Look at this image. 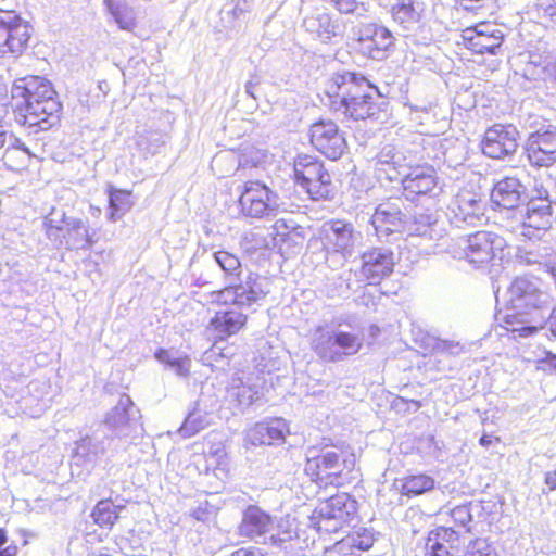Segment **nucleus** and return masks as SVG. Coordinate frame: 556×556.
Instances as JSON below:
<instances>
[{"mask_svg":"<svg viewBox=\"0 0 556 556\" xmlns=\"http://www.w3.org/2000/svg\"><path fill=\"white\" fill-rule=\"evenodd\" d=\"M7 108L16 124L37 130L50 129L62 114V103L52 83L38 75L13 80Z\"/></svg>","mask_w":556,"mask_h":556,"instance_id":"f257e3e1","label":"nucleus"},{"mask_svg":"<svg viewBox=\"0 0 556 556\" xmlns=\"http://www.w3.org/2000/svg\"><path fill=\"white\" fill-rule=\"evenodd\" d=\"M509 304L498 311L501 326L515 339L533 337L544 328L552 301L548 286L536 277H518L509 287Z\"/></svg>","mask_w":556,"mask_h":556,"instance_id":"f03ea898","label":"nucleus"},{"mask_svg":"<svg viewBox=\"0 0 556 556\" xmlns=\"http://www.w3.org/2000/svg\"><path fill=\"white\" fill-rule=\"evenodd\" d=\"M258 275L249 274L241 283L228 285L211 293L212 302L219 307L230 305L237 308L217 311L207 321L204 333L213 343L224 342L242 331L249 320L243 306H250L263 300L267 291L260 283Z\"/></svg>","mask_w":556,"mask_h":556,"instance_id":"7ed1b4c3","label":"nucleus"},{"mask_svg":"<svg viewBox=\"0 0 556 556\" xmlns=\"http://www.w3.org/2000/svg\"><path fill=\"white\" fill-rule=\"evenodd\" d=\"M324 94L331 111L354 121L370 118L380 110L378 87L355 73L331 76L325 84Z\"/></svg>","mask_w":556,"mask_h":556,"instance_id":"20e7f679","label":"nucleus"},{"mask_svg":"<svg viewBox=\"0 0 556 556\" xmlns=\"http://www.w3.org/2000/svg\"><path fill=\"white\" fill-rule=\"evenodd\" d=\"M290 178L313 201L331 200L337 193V182L325 163L315 155L298 153L290 163Z\"/></svg>","mask_w":556,"mask_h":556,"instance_id":"39448f33","label":"nucleus"},{"mask_svg":"<svg viewBox=\"0 0 556 556\" xmlns=\"http://www.w3.org/2000/svg\"><path fill=\"white\" fill-rule=\"evenodd\" d=\"M355 455L339 447H311L305 472L318 483L342 485L355 467Z\"/></svg>","mask_w":556,"mask_h":556,"instance_id":"423d86ee","label":"nucleus"},{"mask_svg":"<svg viewBox=\"0 0 556 556\" xmlns=\"http://www.w3.org/2000/svg\"><path fill=\"white\" fill-rule=\"evenodd\" d=\"M270 371L268 363H257L252 371H237L227 387L226 399L240 410L250 407L262 399L266 382L265 374Z\"/></svg>","mask_w":556,"mask_h":556,"instance_id":"0eeeda50","label":"nucleus"},{"mask_svg":"<svg viewBox=\"0 0 556 556\" xmlns=\"http://www.w3.org/2000/svg\"><path fill=\"white\" fill-rule=\"evenodd\" d=\"M396 38L386 26L375 22L361 24L352 38V48L363 58L382 61L395 49Z\"/></svg>","mask_w":556,"mask_h":556,"instance_id":"6e6552de","label":"nucleus"},{"mask_svg":"<svg viewBox=\"0 0 556 556\" xmlns=\"http://www.w3.org/2000/svg\"><path fill=\"white\" fill-rule=\"evenodd\" d=\"M238 212L242 217L263 219L278 212V194L260 180L243 184L238 198Z\"/></svg>","mask_w":556,"mask_h":556,"instance_id":"1a4fd4ad","label":"nucleus"},{"mask_svg":"<svg viewBox=\"0 0 556 556\" xmlns=\"http://www.w3.org/2000/svg\"><path fill=\"white\" fill-rule=\"evenodd\" d=\"M34 35L31 24L16 10L0 8V58L22 55Z\"/></svg>","mask_w":556,"mask_h":556,"instance_id":"9d476101","label":"nucleus"},{"mask_svg":"<svg viewBox=\"0 0 556 556\" xmlns=\"http://www.w3.org/2000/svg\"><path fill=\"white\" fill-rule=\"evenodd\" d=\"M308 143L314 151L330 161H338L348 150V141L337 123L320 118L308 126Z\"/></svg>","mask_w":556,"mask_h":556,"instance_id":"9b49d317","label":"nucleus"},{"mask_svg":"<svg viewBox=\"0 0 556 556\" xmlns=\"http://www.w3.org/2000/svg\"><path fill=\"white\" fill-rule=\"evenodd\" d=\"M356 511L357 502L351 495L348 493L336 494L317 508V530L336 533L354 519Z\"/></svg>","mask_w":556,"mask_h":556,"instance_id":"f8f14e48","label":"nucleus"},{"mask_svg":"<svg viewBox=\"0 0 556 556\" xmlns=\"http://www.w3.org/2000/svg\"><path fill=\"white\" fill-rule=\"evenodd\" d=\"M505 245L501 236L490 231H477L468 237L464 256L473 267L492 266L503 260Z\"/></svg>","mask_w":556,"mask_h":556,"instance_id":"ddd939ff","label":"nucleus"},{"mask_svg":"<svg viewBox=\"0 0 556 556\" xmlns=\"http://www.w3.org/2000/svg\"><path fill=\"white\" fill-rule=\"evenodd\" d=\"M104 425L115 434L117 442L128 438L132 440L143 431L139 421V410L126 394L121 395L116 406L108 413Z\"/></svg>","mask_w":556,"mask_h":556,"instance_id":"4468645a","label":"nucleus"},{"mask_svg":"<svg viewBox=\"0 0 556 556\" xmlns=\"http://www.w3.org/2000/svg\"><path fill=\"white\" fill-rule=\"evenodd\" d=\"M464 47L475 54L495 55L501 50L505 35L493 22L483 21L463 29Z\"/></svg>","mask_w":556,"mask_h":556,"instance_id":"2eb2a0df","label":"nucleus"},{"mask_svg":"<svg viewBox=\"0 0 556 556\" xmlns=\"http://www.w3.org/2000/svg\"><path fill=\"white\" fill-rule=\"evenodd\" d=\"M519 131L513 125L495 124L485 129L480 150L483 155L493 160L513 156L518 149Z\"/></svg>","mask_w":556,"mask_h":556,"instance_id":"dca6fc26","label":"nucleus"},{"mask_svg":"<svg viewBox=\"0 0 556 556\" xmlns=\"http://www.w3.org/2000/svg\"><path fill=\"white\" fill-rule=\"evenodd\" d=\"M525 154L533 166L554 165L556 163V126L546 125L531 131L526 139Z\"/></svg>","mask_w":556,"mask_h":556,"instance_id":"f3484780","label":"nucleus"},{"mask_svg":"<svg viewBox=\"0 0 556 556\" xmlns=\"http://www.w3.org/2000/svg\"><path fill=\"white\" fill-rule=\"evenodd\" d=\"M394 253L391 250L371 248L361 254L359 277L369 286H379L395 267Z\"/></svg>","mask_w":556,"mask_h":556,"instance_id":"a211bd4d","label":"nucleus"},{"mask_svg":"<svg viewBox=\"0 0 556 556\" xmlns=\"http://www.w3.org/2000/svg\"><path fill=\"white\" fill-rule=\"evenodd\" d=\"M552 201L546 190H539L538 195L529 198L522 228L527 236L532 231L547 230L552 226Z\"/></svg>","mask_w":556,"mask_h":556,"instance_id":"6ab92c4d","label":"nucleus"},{"mask_svg":"<svg viewBox=\"0 0 556 556\" xmlns=\"http://www.w3.org/2000/svg\"><path fill=\"white\" fill-rule=\"evenodd\" d=\"M438 182L435 169L429 164H417L401 178L403 193L407 199L425 195L432 191Z\"/></svg>","mask_w":556,"mask_h":556,"instance_id":"aec40b11","label":"nucleus"},{"mask_svg":"<svg viewBox=\"0 0 556 556\" xmlns=\"http://www.w3.org/2000/svg\"><path fill=\"white\" fill-rule=\"evenodd\" d=\"M116 441L115 438H110L104 433L85 437L77 443L75 457L87 464H94L105 456L110 448L112 451L118 450L119 446L115 444Z\"/></svg>","mask_w":556,"mask_h":556,"instance_id":"412c9836","label":"nucleus"},{"mask_svg":"<svg viewBox=\"0 0 556 556\" xmlns=\"http://www.w3.org/2000/svg\"><path fill=\"white\" fill-rule=\"evenodd\" d=\"M289 433L288 422L283 418H273L257 422L249 432L253 444L279 445Z\"/></svg>","mask_w":556,"mask_h":556,"instance_id":"4be33fe9","label":"nucleus"},{"mask_svg":"<svg viewBox=\"0 0 556 556\" xmlns=\"http://www.w3.org/2000/svg\"><path fill=\"white\" fill-rule=\"evenodd\" d=\"M522 185L518 179L506 177L492 189L491 202L498 210H513L523 201Z\"/></svg>","mask_w":556,"mask_h":556,"instance_id":"5701e85b","label":"nucleus"},{"mask_svg":"<svg viewBox=\"0 0 556 556\" xmlns=\"http://www.w3.org/2000/svg\"><path fill=\"white\" fill-rule=\"evenodd\" d=\"M371 225L378 237L400 232L404 225L403 214L397 206L381 203L371 216Z\"/></svg>","mask_w":556,"mask_h":556,"instance_id":"b1692460","label":"nucleus"},{"mask_svg":"<svg viewBox=\"0 0 556 556\" xmlns=\"http://www.w3.org/2000/svg\"><path fill=\"white\" fill-rule=\"evenodd\" d=\"M83 228L79 219L70 218L65 213L60 217L51 215L45 220V233L48 239L62 243L64 240L74 239L75 235Z\"/></svg>","mask_w":556,"mask_h":556,"instance_id":"393cba45","label":"nucleus"},{"mask_svg":"<svg viewBox=\"0 0 556 556\" xmlns=\"http://www.w3.org/2000/svg\"><path fill=\"white\" fill-rule=\"evenodd\" d=\"M271 527V518L257 506H249L244 513L240 533L251 539L264 535Z\"/></svg>","mask_w":556,"mask_h":556,"instance_id":"a878e982","label":"nucleus"},{"mask_svg":"<svg viewBox=\"0 0 556 556\" xmlns=\"http://www.w3.org/2000/svg\"><path fill=\"white\" fill-rule=\"evenodd\" d=\"M2 161L9 170L15 173L28 170L38 163L37 157L22 146L9 147L2 155Z\"/></svg>","mask_w":556,"mask_h":556,"instance_id":"bb28decb","label":"nucleus"},{"mask_svg":"<svg viewBox=\"0 0 556 556\" xmlns=\"http://www.w3.org/2000/svg\"><path fill=\"white\" fill-rule=\"evenodd\" d=\"M106 191L109 194V218L115 222L131 208L134 204L131 199L132 192L112 186L108 187Z\"/></svg>","mask_w":556,"mask_h":556,"instance_id":"cd10ccee","label":"nucleus"},{"mask_svg":"<svg viewBox=\"0 0 556 556\" xmlns=\"http://www.w3.org/2000/svg\"><path fill=\"white\" fill-rule=\"evenodd\" d=\"M434 485V479L428 475H410L402 480L400 492L407 497L419 496L433 490Z\"/></svg>","mask_w":556,"mask_h":556,"instance_id":"c85d7f7f","label":"nucleus"},{"mask_svg":"<svg viewBox=\"0 0 556 556\" xmlns=\"http://www.w3.org/2000/svg\"><path fill=\"white\" fill-rule=\"evenodd\" d=\"M394 22L403 25L414 24L420 20V10L414 0H397L391 8Z\"/></svg>","mask_w":556,"mask_h":556,"instance_id":"c756f323","label":"nucleus"},{"mask_svg":"<svg viewBox=\"0 0 556 556\" xmlns=\"http://www.w3.org/2000/svg\"><path fill=\"white\" fill-rule=\"evenodd\" d=\"M210 424L211 418L208 414L199 408H194L185 418L182 426L179 428V433L184 438H191L207 428Z\"/></svg>","mask_w":556,"mask_h":556,"instance_id":"7c9ffc66","label":"nucleus"},{"mask_svg":"<svg viewBox=\"0 0 556 556\" xmlns=\"http://www.w3.org/2000/svg\"><path fill=\"white\" fill-rule=\"evenodd\" d=\"M155 358L174 369L179 376H187L190 369V358L178 354V350H156Z\"/></svg>","mask_w":556,"mask_h":556,"instance_id":"2f4dec72","label":"nucleus"},{"mask_svg":"<svg viewBox=\"0 0 556 556\" xmlns=\"http://www.w3.org/2000/svg\"><path fill=\"white\" fill-rule=\"evenodd\" d=\"M121 506H115L109 500H102L98 502L96 507L91 513V517L98 526L101 528H112L113 525L118 519L117 509H121Z\"/></svg>","mask_w":556,"mask_h":556,"instance_id":"473e14b6","label":"nucleus"},{"mask_svg":"<svg viewBox=\"0 0 556 556\" xmlns=\"http://www.w3.org/2000/svg\"><path fill=\"white\" fill-rule=\"evenodd\" d=\"M375 542L374 533L368 529H362L349 534L340 543L342 548L348 547L353 554L357 551H368Z\"/></svg>","mask_w":556,"mask_h":556,"instance_id":"72a5a7b5","label":"nucleus"},{"mask_svg":"<svg viewBox=\"0 0 556 556\" xmlns=\"http://www.w3.org/2000/svg\"><path fill=\"white\" fill-rule=\"evenodd\" d=\"M109 7L119 28L129 31L135 29L137 21L131 8L122 2H111Z\"/></svg>","mask_w":556,"mask_h":556,"instance_id":"f704fd0d","label":"nucleus"},{"mask_svg":"<svg viewBox=\"0 0 556 556\" xmlns=\"http://www.w3.org/2000/svg\"><path fill=\"white\" fill-rule=\"evenodd\" d=\"M329 229L333 235V240L340 249L348 248L354 237V228L352 224L341 220L333 219L328 223Z\"/></svg>","mask_w":556,"mask_h":556,"instance_id":"c9c22d12","label":"nucleus"},{"mask_svg":"<svg viewBox=\"0 0 556 556\" xmlns=\"http://www.w3.org/2000/svg\"><path fill=\"white\" fill-rule=\"evenodd\" d=\"M460 530H455L453 527H438L429 532V541H438L447 547L458 551L460 545Z\"/></svg>","mask_w":556,"mask_h":556,"instance_id":"e433bc0d","label":"nucleus"},{"mask_svg":"<svg viewBox=\"0 0 556 556\" xmlns=\"http://www.w3.org/2000/svg\"><path fill=\"white\" fill-rule=\"evenodd\" d=\"M215 260L228 277H238L241 273V263L237 255L228 251L215 253Z\"/></svg>","mask_w":556,"mask_h":556,"instance_id":"4c0bfd02","label":"nucleus"},{"mask_svg":"<svg viewBox=\"0 0 556 556\" xmlns=\"http://www.w3.org/2000/svg\"><path fill=\"white\" fill-rule=\"evenodd\" d=\"M462 556H497L493 545L482 538L471 540Z\"/></svg>","mask_w":556,"mask_h":556,"instance_id":"58836bf2","label":"nucleus"},{"mask_svg":"<svg viewBox=\"0 0 556 556\" xmlns=\"http://www.w3.org/2000/svg\"><path fill=\"white\" fill-rule=\"evenodd\" d=\"M451 518L454 523L459 528H464V532H470L469 523L472 521V516L468 505H459L451 510Z\"/></svg>","mask_w":556,"mask_h":556,"instance_id":"ea45409f","label":"nucleus"},{"mask_svg":"<svg viewBox=\"0 0 556 556\" xmlns=\"http://www.w3.org/2000/svg\"><path fill=\"white\" fill-rule=\"evenodd\" d=\"M225 350H205L202 355V362L205 365L223 368L227 364L226 358H229L228 354L224 353ZM232 357V355H230Z\"/></svg>","mask_w":556,"mask_h":556,"instance_id":"a19ab883","label":"nucleus"},{"mask_svg":"<svg viewBox=\"0 0 556 556\" xmlns=\"http://www.w3.org/2000/svg\"><path fill=\"white\" fill-rule=\"evenodd\" d=\"M426 551L428 556H460L458 551L447 547L438 541H429L427 539Z\"/></svg>","mask_w":556,"mask_h":556,"instance_id":"79ce46f5","label":"nucleus"},{"mask_svg":"<svg viewBox=\"0 0 556 556\" xmlns=\"http://www.w3.org/2000/svg\"><path fill=\"white\" fill-rule=\"evenodd\" d=\"M333 8L341 14H353L359 8V0H331Z\"/></svg>","mask_w":556,"mask_h":556,"instance_id":"37998d69","label":"nucleus"},{"mask_svg":"<svg viewBox=\"0 0 556 556\" xmlns=\"http://www.w3.org/2000/svg\"><path fill=\"white\" fill-rule=\"evenodd\" d=\"M336 343L342 348H350L354 344V337L346 332H339L336 334Z\"/></svg>","mask_w":556,"mask_h":556,"instance_id":"c03bdc74","label":"nucleus"},{"mask_svg":"<svg viewBox=\"0 0 556 556\" xmlns=\"http://www.w3.org/2000/svg\"><path fill=\"white\" fill-rule=\"evenodd\" d=\"M544 481L549 491L556 490V470L546 472Z\"/></svg>","mask_w":556,"mask_h":556,"instance_id":"a18cd8bd","label":"nucleus"},{"mask_svg":"<svg viewBox=\"0 0 556 556\" xmlns=\"http://www.w3.org/2000/svg\"><path fill=\"white\" fill-rule=\"evenodd\" d=\"M231 556H263L260 551L251 548H239Z\"/></svg>","mask_w":556,"mask_h":556,"instance_id":"49530a36","label":"nucleus"},{"mask_svg":"<svg viewBox=\"0 0 556 556\" xmlns=\"http://www.w3.org/2000/svg\"><path fill=\"white\" fill-rule=\"evenodd\" d=\"M500 441V438L497 437H492L488 433H483L479 440V443L481 446L483 447H489L493 442H498Z\"/></svg>","mask_w":556,"mask_h":556,"instance_id":"de8ad7c7","label":"nucleus"},{"mask_svg":"<svg viewBox=\"0 0 556 556\" xmlns=\"http://www.w3.org/2000/svg\"><path fill=\"white\" fill-rule=\"evenodd\" d=\"M7 139H8V131L5 128V122H4L3 117H0V149H2L5 146Z\"/></svg>","mask_w":556,"mask_h":556,"instance_id":"09e8293b","label":"nucleus"},{"mask_svg":"<svg viewBox=\"0 0 556 556\" xmlns=\"http://www.w3.org/2000/svg\"><path fill=\"white\" fill-rule=\"evenodd\" d=\"M17 547L15 545H9L0 551V556H16Z\"/></svg>","mask_w":556,"mask_h":556,"instance_id":"8fccbe9b","label":"nucleus"},{"mask_svg":"<svg viewBox=\"0 0 556 556\" xmlns=\"http://www.w3.org/2000/svg\"><path fill=\"white\" fill-rule=\"evenodd\" d=\"M252 355H253L252 359H253V362H255V365L257 363H262V364L268 363L269 366L271 367V370L274 369V367H275L274 363H271V361H267L266 357L263 356V354H260V359L257 356H255V352H252Z\"/></svg>","mask_w":556,"mask_h":556,"instance_id":"3c124183","label":"nucleus"},{"mask_svg":"<svg viewBox=\"0 0 556 556\" xmlns=\"http://www.w3.org/2000/svg\"><path fill=\"white\" fill-rule=\"evenodd\" d=\"M546 361L556 369V354H552L551 351H546Z\"/></svg>","mask_w":556,"mask_h":556,"instance_id":"603ef678","label":"nucleus"},{"mask_svg":"<svg viewBox=\"0 0 556 556\" xmlns=\"http://www.w3.org/2000/svg\"><path fill=\"white\" fill-rule=\"evenodd\" d=\"M7 532L4 529L0 528V547L7 543Z\"/></svg>","mask_w":556,"mask_h":556,"instance_id":"864d4df0","label":"nucleus"},{"mask_svg":"<svg viewBox=\"0 0 556 556\" xmlns=\"http://www.w3.org/2000/svg\"><path fill=\"white\" fill-rule=\"evenodd\" d=\"M194 517H195L197 519H199V520H200V519H203V518H202V514H201L199 510L194 511Z\"/></svg>","mask_w":556,"mask_h":556,"instance_id":"5fc2aeb1","label":"nucleus"},{"mask_svg":"<svg viewBox=\"0 0 556 556\" xmlns=\"http://www.w3.org/2000/svg\"><path fill=\"white\" fill-rule=\"evenodd\" d=\"M412 403H413L414 405H416V407H417V408H419V407H420V402H419V401H415V400H414V401H412Z\"/></svg>","mask_w":556,"mask_h":556,"instance_id":"6e6d98bb","label":"nucleus"},{"mask_svg":"<svg viewBox=\"0 0 556 556\" xmlns=\"http://www.w3.org/2000/svg\"><path fill=\"white\" fill-rule=\"evenodd\" d=\"M553 74H554V77H555V79H556V62H555V64L553 65Z\"/></svg>","mask_w":556,"mask_h":556,"instance_id":"4d7b16f0","label":"nucleus"},{"mask_svg":"<svg viewBox=\"0 0 556 556\" xmlns=\"http://www.w3.org/2000/svg\"><path fill=\"white\" fill-rule=\"evenodd\" d=\"M357 349L352 350L351 352L345 353L346 355H353L355 352H357Z\"/></svg>","mask_w":556,"mask_h":556,"instance_id":"13d9d810","label":"nucleus"},{"mask_svg":"<svg viewBox=\"0 0 556 556\" xmlns=\"http://www.w3.org/2000/svg\"><path fill=\"white\" fill-rule=\"evenodd\" d=\"M327 350H321V352H326ZM321 357H325L326 356V353H321L320 354Z\"/></svg>","mask_w":556,"mask_h":556,"instance_id":"bf43d9fd","label":"nucleus"}]
</instances>
